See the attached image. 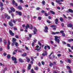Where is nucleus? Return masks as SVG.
Wrapping results in <instances>:
<instances>
[{"instance_id": "1", "label": "nucleus", "mask_w": 73, "mask_h": 73, "mask_svg": "<svg viewBox=\"0 0 73 73\" xmlns=\"http://www.w3.org/2000/svg\"><path fill=\"white\" fill-rule=\"evenodd\" d=\"M55 38L54 40L56 42H57L58 44H59L60 43V40L59 39H58V36H54Z\"/></svg>"}, {"instance_id": "54", "label": "nucleus", "mask_w": 73, "mask_h": 73, "mask_svg": "<svg viewBox=\"0 0 73 73\" xmlns=\"http://www.w3.org/2000/svg\"><path fill=\"white\" fill-rule=\"evenodd\" d=\"M14 30L15 31H17V28H16V27H14Z\"/></svg>"}, {"instance_id": "55", "label": "nucleus", "mask_w": 73, "mask_h": 73, "mask_svg": "<svg viewBox=\"0 0 73 73\" xmlns=\"http://www.w3.org/2000/svg\"><path fill=\"white\" fill-rule=\"evenodd\" d=\"M7 54L6 53H3V55H4V56H7Z\"/></svg>"}, {"instance_id": "43", "label": "nucleus", "mask_w": 73, "mask_h": 73, "mask_svg": "<svg viewBox=\"0 0 73 73\" xmlns=\"http://www.w3.org/2000/svg\"><path fill=\"white\" fill-rule=\"evenodd\" d=\"M42 4L43 5H45V1H42Z\"/></svg>"}, {"instance_id": "63", "label": "nucleus", "mask_w": 73, "mask_h": 73, "mask_svg": "<svg viewBox=\"0 0 73 73\" xmlns=\"http://www.w3.org/2000/svg\"><path fill=\"white\" fill-rule=\"evenodd\" d=\"M15 37L16 38H19V36H18L16 35L15 36Z\"/></svg>"}, {"instance_id": "50", "label": "nucleus", "mask_w": 73, "mask_h": 73, "mask_svg": "<svg viewBox=\"0 0 73 73\" xmlns=\"http://www.w3.org/2000/svg\"><path fill=\"white\" fill-rule=\"evenodd\" d=\"M31 60H32V61H34V60H34V59L32 57H31Z\"/></svg>"}, {"instance_id": "57", "label": "nucleus", "mask_w": 73, "mask_h": 73, "mask_svg": "<svg viewBox=\"0 0 73 73\" xmlns=\"http://www.w3.org/2000/svg\"><path fill=\"white\" fill-rule=\"evenodd\" d=\"M9 13H12V10H9L8 11Z\"/></svg>"}, {"instance_id": "8", "label": "nucleus", "mask_w": 73, "mask_h": 73, "mask_svg": "<svg viewBox=\"0 0 73 73\" xmlns=\"http://www.w3.org/2000/svg\"><path fill=\"white\" fill-rule=\"evenodd\" d=\"M9 33L11 36H14L15 35V33L12 32V31L11 30L9 31Z\"/></svg>"}, {"instance_id": "19", "label": "nucleus", "mask_w": 73, "mask_h": 73, "mask_svg": "<svg viewBox=\"0 0 73 73\" xmlns=\"http://www.w3.org/2000/svg\"><path fill=\"white\" fill-rule=\"evenodd\" d=\"M18 8L19 10H22L23 9L22 7L20 6H19L18 7Z\"/></svg>"}, {"instance_id": "21", "label": "nucleus", "mask_w": 73, "mask_h": 73, "mask_svg": "<svg viewBox=\"0 0 73 73\" xmlns=\"http://www.w3.org/2000/svg\"><path fill=\"white\" fill-rule=\"evenodd\" d=\"M58 19H57V18H56V20L55 21V23L56 24H58V23H58Z\"/></svg>"}, {"instance_id": "29", "label": "nucleus", "mask_w": 73, "mask_h": 73, "mask_svg": "<svg viewBox=\"0 0 73 73\" xmlns=\"http://www.w3.org/2000/svg\"><path fill=\"white\" fill-rule=\"evenodd\" d=\"M60 20L61 21H64V19H63V18H62V17H60Z\"/></svg>"}, {"instance_id": "3", "label": "nucleus", "mask_w": 73, "mask_h": 73, "mask_svg": "<svg viewBox=\"0 0 73 73\" xmlns=\"http://www.w3.org/2000/svg\"><path fill=\"white\" fill-rule=\"evenodd\" d=\"M12 41L13 43H11V45L12 46H14V44H15V42L16 41V39L15 38H13Z\"/></svg>"}, {"instance_id": "44", "label": "nucleus", "mask_w": 73, "mask_h": 73, "mask_svg": "<svg viewBox=\"0 0 73 73\" xmlns=\"http://www.w3.org/2000/svg\"><path fill=\"white\" fill-rule=\"evenodd\" d=\"M62 42V43L63 44H64V45H65V44H66V43L65 41H63Z\"/></svg>"}, {"instance_id": "30", "label": "nucleus", "mask_w": 73, "mask_h": 73, "mask_svg": "<svg viewBox=\"0 0 73 73\" xmlns=\"http://www.w3.org/2000/svg\"><path fill=\"white\" fill-rule=\"evenodd\" d=\"M4 43L5 44V45H6L7 44V40L5 39L4 40Z\"/></svg>"}, {"instance_id": "31", "label": "nucleus", "mask_w": 73, "mask_h": 73, "mask_svg": "<svg viewBox=\"0 0 73 73\" xmlns=\"http://www.w3.org/2000/svg\"><path fill=\"white\" fill-rule=\"evenodd\" d=\"M7 58L9 59V58H11V55H7Z\"/></svg>"}, {"instance_id": "23", "label": "nucleus", "mask_w": 73, "mask_h": 73, "mask_svg": "<svg viewBox=\"0 0 73 73\" xmlns=\"http://www.w3.org/2000/svg\"><path fill=\"white\" fill-rule=\"evenodd\" d=\"M26 56H27V53H23L22 55V56L23 57H25Z\"/></svg>"}, {"instance_id": "62", "label": "nucleus", "mask_w": 73, "mask_h": 73, "mask_svg": "<svg viewBox=\"0 0 73 73\" xmlns=\"http://www.w3.org/2000/svg\"><path fill=\"white\" fill-rule=\"evenodd\" d=\"M7 19L9 20L10 19H11V17H10V16H8L7 17Z\"/></svg>"}, {"instance_id": "10", "label": "nucleus", "mask_w": 73, "mask_h": 73, "mask_svg": "<svg viewBox=\"0 0 73 73\" xmlns=\"http://www.w3.org/2000/svg\"><path fill=\"white\" fill-rule=\"evenodd\" d=\"M60 32H53L51 34L52 35H58L60 33Z\"/></svg>"}, {"instance_id": "51", "label": "nucleus", "mask_w": 73, "mask_h": 73, "mask_svg": "<svg viewBox=\"0 0 73 73\" xmlns=\"http://www.w3.org/2000/svg\"><path fill=\"white\" fill-rule=\"evenodd\" d=\"M11 44V42H9V41H8V44L7 45H9Z\"/></svg>"}, {"instance_id": "45", "label": "nucleus", "mask_w": 73, "mask_h": 73, "mask_svg": "<svg viewBox=\"0 0 73 73\" xmlns=\"http://www.w3.org/2000/svg\"><path fill=\"white\" fill-rule=\"evenodd\" d=\"M67 61H68V63H70V62H71V60H70V59H68L67 60Z\"/></svg>"}, {"instance_id": "48", "label": "nucleus", "mask_w": 73, "mask_h": 73, "mask_svg": "<svg viewBox=\"0 0 73 73\" xmlns=\"http://www.w3.org/2000/svg\"><path fill=\"white\" fill-rule=\"evenodd\" d=\"M34 29L35 30V31H36L37 32V29H36V28L35 27H34Z\"/></svg>"}, {"instance_id": "9", "label": "nucleus", "mask_w": 73, "mask_h": 73, "mask_svg": "<svg viewBox=\"0 0 73 73\" xmlns=\"http://www.w3.org/2000/svg\"><path fill=\"white\" fill-rule=\"evenodd\" d=\"M15 12H16V13L18 14V15H19V16H22V13H21V11L19 12V11H16Z\"/></svg>"}, {"instance_id": "42", "label": "nucleus", "mask_w": 73, "mask_h": 73, "mask_svg": "<svg viewBox=\"0 0 73 73\" xmlns=\"http://www.w3.org/2000/svg\"><path fill=\"white\" fill-rule=\"evenodd\" d=\"M15 45L16 46H18V43L16 42L15 43Z\"/></svg>"}, {"instance_id": "39", "label": "nucleus", "mask_w": 73, "mask_h": 73, "mask_svg": "<svg viewBox=\"0 0 73 73\" xmlns=\"http://www.w3.org/2000/svg\"><path fill=\"white\" fill-rule=\"evenodd\" d=\"M67 46H68V47H71V46H70V44L68 43L67 44Z\"/></svg>"}, {"instance_id": "52", "label": "nucleus", "mask_w": 73, "mask_h": 73, "mask_svg": "<svg viewBox=\"0 0 73 73\" xmlns=\"http://www.w3.org/2000/svg\"><path fill=\"white\" fill-rule=\"evenodd\" d=\"M44 15L45 16H48V14H47V13H44Z\"/></svg>"}, {"instance_id": "49", "label": "nucleus", "mask_w": 73, "mask_h": 73, "mask_svg": "<svg viewBox=\"0 0 73 73\" xmlns=\"http://www.w3.org/2000/svg\"><path fill=\"white\" fill-rule=\"evenodd\" d=\"M19 1L21 3H24L23 1V0H19Z\"/></svg>"}, {"instance_id": "35", "label": "nucleus", "mask_w": 73, "mask_h": 73, "mask_svg": "<svg viewBox=\"0 0 73 73\" xmlns=\"http://www.w3.org/2000/svg\"><path fill=\"white\" fill-rule=\"evenodd\" d=\"M33 26H32V25H31V26H30V29H33Z\"/></svg>"}, {"instance_id": "40", "label": "nucleus", "mask_w": 73, "mask_h": 73, "mask_svg": "<svg viewBox=\"0 0 73 73\" xmlns=\"http://www.w3.org/2000/svg\"><path fill=\"white\" fill-rule=\"evenodd\" d=\"M64 31L62 30H61L60 31V33H62V34L64 33Z\"/></svg>"}, {"instance_id": "26", "label": "nucleus", "mask_w": 73, "mask_h": 73, "mask_svg": "<svg viewBox=\"0 0 73 73\" xmlns=\"http://www.w3.org/2000/svg\"><path fill=\"white\" fill-rule=\"evenodd\" d=\"M69 42H71V41H73V39H70L68 40Z\"/></svg>"}, {"instance_id": "6", "label": "nucleus", "mask_w": 73, "mask_h": 73, "mask_svg": "<svg viewBox=\"0 0 73 73\" xmlns=\"http://www.w3.org/2000/svg\"><path fill=\"white\" fill-rule=\"evenodd\" d=\"M12 4L14 5H15L16 7H18V4L17 3H15V1L14 0H13L12 2Z\"/></svg>"}, {"instance_id": "36", "label": "nucleus", "mask_w": 73, "mask_h": 73, "mask_svg": "<svg viewBox=\"0 0 73 73\" xmlns=\"http://www.w3.org/2000/svg\"><path fill=\"white\" fill-rule=\"evenodd\" d=\"M47 47L48 49L49 50L50 49V46H49L47 45Z\"/></svg>"}, {"instance_id": "47", "label": "nucleus", "mask_w": 73, "mask_h": 73, "mask_svg": "<svg viewBox=\"0 0 73 73\" xmlns=\"http://www.w3.org/2000/svg\"><path fill=\"white\" fill-rule=\"evenodd\" d=\"M22 72L23 73H24V72H25V69H23L22 70Z\"/></svg>"}, {"instance_id": "61", "label": "nucleus", "mask_w": 73, "mask_h": 73, "mask_svg": "<svg viewBox=\"0 0 73 73\" xmlns=\"http://www.w3.org/2000/svg\"><path fill=\"white\" fill-rule=\"evenodd\" d=\"M25 48L26 50H29V49H28V48L27 47V46H26L25 47Z\"/></svg>"}, {"instance_id": "4", "label": "nucleus", "mask_w": 73, "mask_h": 73, "mask_svg": "<svg viewBox=\"0 0 73 73\" xmlns=\"http://www.w3.org/2000/svg\"><path fill=\"white\" fill-rule=\"evenodd\" d=\"M54 64V65H56V62H54L53 63H52L51 62H50V64H49V65L50 67H52V66H53L54 65V64Z\"/></svg>"}, {"instance_id": "28", "label": "nucleus", "mask_w": 73, "mask_h": 73, "mask_svg": "<svg viewBox=\"0 0 73 73\" xmlns=\"http://www.w3.org/2000/svg\"><path fill=\"white\" fill-rule=\"evenodd\" d=\"M66 68H68L69 70H71V68H70V67L69 66H66Z\"/></svg>"}, {"instance_id": "33", "label": "nucleus", "mask_w": 73, "mask_h": 73, "mask_svg": "<svg viewBox=\"0 0 73 73\" xmlns=\"http://www.w3.org/2000/svg\"><path fill=\"white\" fill-rule=\"evenodd\" d=\"M56 2L58 3H59L60 2V0H56Z\"/></svg>"}, {"instance_id": "41", "label": "nucleus", "mask_w": 73, "mask_h": 73, "mask_svg": "<svg viewBox=\"0 0 73 73\" xmlns=\"http://www.w3.org/2000/svg\"><path fill=\"white\" fill-rule=\"evenodd\" d=\"M38 19H39V20H41V17H38Z\"/></svg>"}, {"instance_id": "2", "label": "nucleus", "mask_w": 73, "mask_h": 73, "mask_svg": "<svg viewBox=\"0 0 73 73\" xmlns=\"http://www.w3.org/2000/svg\"><path fill=\"white\" fill-rule=\"evenodd\" d=\"M11 59L13 61H14V63L15 64H17V59H16V58L14 56H12L11 57Z\"/></svg>"}, {"instance_id": "56", "label": "nucleus", "mask_w": 73, "mask_h": 73, "mask_svg": "<svg viewBox=\"0 0 73 73\" xmlns=\"http://www.w3.org/2000/svg\"><path fill=\"white\" fill-rule=\"evenodd\" d=\"M41 63H42V64L43 65L45 64L44 63V61H42L41 62Z\"/></svg>"}, {"instance_id": "27", "label": "nucleus", "mask_w": 73, "mask_h": 73, "mask_svg": "<svg viewBox=\"0 0 73 73\" xmlns=\"http://www.w3.org/2000/svg\"><path fill=\"white\" fill-rule=\"evenodd\" d=\"M50 27H52V28H53V27H54V28H57V26L54 25H52L51 26H50Z\"/></svg>"}, {"instance_id": "7", "label": "nucleus", "mask_w": 73, "mask_h": 73, "mask_svg": "<svg viewBox=\"0 0 73 73\" xmlns=\"http://www.w3.org/2000/svg\"><path fill=\"white\" fill-rule=\"evenodd\" d=\"M45 30L44 31V32L45 33H48V27L46 26H45L44 27Z\"/></svg>"}, {"instance_id": "34", "label": "nucleus", "mask_w": 73, "mask_h": 73, "mask_svg": "<svg viewBox=\"0 0 73 73\" xmlns=\"http://www.w3.org/2000/svg\"><path fill=\"white\" fill-rule=\"evenodd\" d=\"M5 18H6V17H7L8 16V15L7 14H6L5 15Z\"/></svg>"}, {"instance_id": "17", "label": "nucleus", "mask_w": 73, "mask_h": 73, "mask_svg": "<svg viewBox=\"0 0 73 73\" xmlns=\"http://www.w3.org/2000/svg\"><path fill=\"white\" fill-rule=\"evenodd\" d=\"M9 25L10 26V27H13V23H12V22H10L9 23Z\"/></svg>"}, {"instance_id": "24", "label": "nucleus", "mask_w": 73, "mask_h": 73, "mask_svg": "<svg viewBox=\"0 0 73 73\" xmlns=\"http://www.w3.org/2000/svg\"><path fill=\"white\" fill-rule=\"evenodd\" d=\"M50 13H51V14H52V15H55V13H54V12L52 10H50Z\"/></svg>"}, {"instance_id": "20", "label": "nucleus", "mask_w": 73, "mask_h": 73, "mask_svg": "<svg viewBox=\"0 0 73 73\" xmlns=\"http://www.w3.org/2000/svg\"><path fill=\"white\" fill-rule=\"evenodd\" d=\"M12 21L14 24H16V22L17 21V20L16 19H15V20L13 19Z\"/></svg>"}, {"instance_id": "22", "label": "nucleus", "mask_w": 73, "mask_h": 73, "mask_svg": "<svg viewBox=\"0 0 73 73\" xmlns=\"http://www.w3.org/2000/svg\"><path fill=\"white\" fill-rule=\"evenodd\" d=\"M68 11H69V12H70V13H73V11L71 9H69Z\"/></svg>"}, {"instance_id": "25", "label": "nucleus", "mask_w": 73, "mask_h": 73, "mask_svg": "<svg viewBox=\"0 0 73 73\" xmlns=\"http://www.w3.org/2000/svg\"><path fill=\"white\" fill-rule=\"evenodd\" d=\"M19 61L21 63L24 62V60H22V59L19 58Z\"/></svg>"}, {"instance_id": "13", "label": "nucleus", "mask_w": 73, "mask_h": 73, "mask_svg": "<svg viewBox=\"0 0 73 73\" xmlns=\"http://www.w3.org/2000/svg\"><path fill=\"white\" fill-rule=\"evenodd\" d=\"M28 28L29 29H30V26L28 24H27V25L25 26L26 29H27Z\"/></svg>"}, {"instance_id": "18", "label": "nucleus", "mask_w": 73, "mask_h": 73, "mask_svg": "<svg viewBox=\"0 0 73 73\" xmlns=\"http://www.w3.org/2000/svg\"><path fill=\"white\" fill-rule=\"evenodd\" d=\"M31 64H29V66H28L27 69L29 70H30L31 69Z\"/></svg>"}, {"instance_id": "32", "label": "nucleus", "mask_w": 73, "mask_h": 73, "mask_svg": "<svg viewBox=\"0 0 73 73\" xmlns=\"http://www.w3.org/2000/svg\"><path fill=\"white\" fill-rule=\"evenodd\" d=\"M35 70H37L38 69V67H35Z\"/></svg>"}, {"instance_id": "59", "label": "nucleus", "mask_w": 73, "mask_h": 73, "mask_svg": "<svg viewBox=\"0 0 73 73\" xmlns=\"http://www.w3.org/2000/svg\"><path fill=\"white\" fill-rule=\"evenodd\" d=\"M41 13H43L45 12V11L44 10H42L41 11Z\"/></svg>"}, {"instance_id": "53", "label": "nucleus", "mask_w": 73, "mask_h": 73, "mask_svg": "<svg viewBox=\"0 0 73 73\" xmlns=\"http://www.w3.org/2000/svg\"><path fill=\"white\" fill-rule=\"evenodd\" d=\"M33 42H37V40L36 39H35L33 40Z\"/></svg>"}, {"instance_id": "64", "label": "nucleus", "mask_w": 73, "mask_h": 73, "mask_svg": "<svg viewBox=\"0 0 73 73\" xmlns=\"http://www.w3.org/2000/svg\"><path fill=\"white\" fill-rule=\"evenodd\" d=\"M68 72L69 73H72V70H69L68 71Z\"/></svg>"}, {"instance_id": "60", "label": "nucleus", "mask_w": 73, "mask_h": 73, "mask_svg": "<svg viewBox=\"0 0 73 73\" xmlns=\"http://www.w3.org/2000/svg\"><path fill=\"white\" fill-rule=\"evenodd\" d=\"M38 44H39L40 46H41V43L40 42H38Z\"/></svg>"}, {"instance_id": "14", "label": "nucleus", "mask_w": 73, "mask_h": 73, "mask_svg": "<svg viewBox=\"0 0 73 73\" xmlns=\"http://www.w3.org/2000/svg\"><path fill=\"white\" fill-rule=\"evenodd\" d=\"M28 28L29 29H30V26L28 24H27V25L25 26L26 29H27Z\"/></svg>"}, {"instance_id": "5", "label": "nucleus", "mask_w": 73, "mask_h": 73, "mask_svg": "<svg viewBox=\"0 0 73 73\" xmlns=\"http://www.w3.org/2000/svg\"><path fill=\"white\" fill-rule=\"evenodd\" d=\"M36 49H35V50H37L36 51L37 52H38V51H39V50H40V49H41V47H39V48H39V46L38 45H37L36 46Z\"/></svg>"}, {"instance_id": "38", "label": "nucleus", "mask_w": 73, "mask_h": 73, "mask_svg": "<svg viewBox=\"0 0 73 73\" xmlns=\"http://www.w3.org/2000/svg\"><path fill=\"white\" fill-rule=\"evenodd\" d=\"M3 3H1L0 5V7H3Z\"/></svg>"}, {"instance_id": "58", "label": "nucleus", "mask_w": 73, "mask_h": 73, "mask_svg": "<svg viewBox=\"0 0 73 73\" xmlns=\"http://www.w3.org/2000/svg\"><path fill=\"white\" fill-rule=\"evenodd\" d=\"M4 9V8L3 7H1V11H3Z\"/></svg>"}, {"instance_id": "16", "label": "nucleus", "mask_w": 73, "mask_h": 73, "mask_svg": "<svg viewBox=\"0 0 73 73\" xmlns=\"http://www.w3.org/2000/svg\"><path fill=\"white\" fill-rule=\"evenodd\" d=\"M45 53L44 54V53H42V55L43 56H45V55L46 56L47 54H48L47 53V52L46 51H44Z\"/></svg>"}, {"instance_id": "11", "label": "nucleus", "mask_w": 73, "mask_h": 73, "mask_svg": "<svg viewBox=\"0 0 73 73\" xmlns=\"http://www.w3.org/2000/svg\"><path fill=\"white\" fill-rule=\"evenodd\" d=\"M10 9L11 10V11H12L13 12H15V8H14V7H11L10 8Z\"/></svg>"}, {"instance_id": "12", "label": "nucleus", "mask_w": 73, "mask_h": 73, "mask_svg": "<svg viewBox=\"0 0 73 73\" xmlns=\"http://www.w3.org/2000/svg\"><path fill=\"white\" fill-rule=\"evenodd\" d=\"M67 27H68V28H72V27H73V25L71 23H69L67 25Z\"/></svg>"}, {"instance_id": "46", "label": "nucleus", "mask_w": 73, "mask_h": 73, "mask_svg": "<svg viewBox=\"0 0 73 73\" xmlns=\"http://www.w3.org/2000/svg\"><path fill=\"white\" fill-rule=\"evenodd\" d=\"M31 45H32V46H34V45H35V42H33L32 43Z\"/></svg>"}, {"instance_id": "37", "label": "nucleus", "mask_w": 73, "mask_h": 73, "mask_svg": "<svg viewBox=\"0 0 73 73\" xmlns=\"http://www.w3.org/2000/svg\"><path fill=\"white\" fill-rule=\"evenodd\" d=\"M7 48L8 49H10V46H9V45H8V44H7Z\"/></svg>"}, {"instance_id": "15", "label": "nucleus", "mask_w": 73, "mask_h": 73, "mask_svg": "<svg viewBox=\"0 0 73 73\" xmlns=\"http://www.w3.org/2000/svg\"><path fill=\"white\" fill-rule=\"evenodd\" d=\"M28 28L29 29H30V26L28 24H27V25L25 26L26 29H27Z\"/></svg>"}]
</instances>
